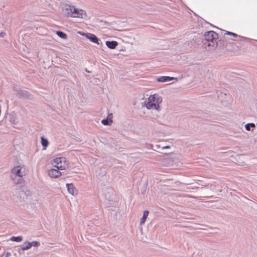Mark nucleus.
Returning a JSON list of instances; mask_svg holds the SVG:
<instances>
[{
  "label": "nucleus",
  "instance_id": "1",
  "mask_svg": "<svg viewBox=\"0 0 257 257\" xmlns=\"http://www.w3.org/2000/svg\"><path fill=\"white\" fill-rule=\"evenodd\" d=\"M218 34L214 31H208L204 34V47L208 51L214 50L217 46Z\"/></svg>",
  "mask_w": 257,
  "mask_h": 257
},
{
  "label": "nucleus",
  "instance_id": "2",
  "mask_svg": "<svg viewBox=\"0 0 257 257\" xmlns=\"http://www.w3.org/2000/svg\"><path fill=\"white\" fill-rule=\"evenodd\" d=\"M162 102V98L157 94L150 95L146 103L148 109L160 110V104Z\"/></svg>",
  "mask_w": 257,
  "mask_h": 257
},
{
  "label": "nucleus",
  "instance_id": "3",
  "mask_svg": "<svg viewBox=\"0 0 257 257\" xmlns=\"http://www.w3.org/2000/svg\"><path fill=\"white\" fill-rule=\"evenodd\" d=\"M52 165L59 170H65L68 166L67 161L64 157H57L53 159Z\"/></svg>",
  "mask_w": 257,
  "mask_h": 257
},
{
  "label": "nucleus",
  "instance_id": "4",
  "mask_svg": "<svg viewBox=\"0 0 257 257\" xmlns=\"http://www.w3.org/2000/svg\"><path fill=\"white\" fill-rule=\"evenodd\" d=\"M75 7L69 3L66 2L62 4V13L67 17H71Z\"/></svg>",
  "mask_w": 257,
  "mask_h": 257
},
{
  "label": "nucleus",
  "instance_id": "5",
  "mask_svg": "<svg viewBox=\"0 0 257 257\" xmlns=\"http://www.w3.org/2000/svg\"><path fill=\"white\" fill-rule=\"evenodd\" d=\"M75 7L69 3L66 2L62 4V13L67 17H71Z\"/></svg>",
  "mask_w": 257,
  "mask_h": 257
},
{
  "label": "nucleus",
  "instance_id": "6",
  "mask_svg": "<svg viewBox=\"0 0 257 257\" xmlns=\"http://www.w3.org/2000/svg\"><path fill=\"white\" fill-rule=\"evenodd\" d=\"M72 18L86 19L88 18V15L86 12L81 9L74 8Z\"/></svg>",
  "mask_w": 257,
  "mask_h": 257
},
{
  "label": "nucleus",
  "instance_id": "7",
  "mask_svg": "<svg viewBox=\"0 0 257 257\" xmlns=\"http://www.w3.org/2000/svg\"><path fill=\"white\" fill-rule=\"evenodd\" d=\"M12 172L18 177H23L26 174V168L24 165H20L15 167L12 169Z\"/></svg>",
  "mask_w": 257,
  "mask_h": 257
},
{
  "label": "nucleus",
  "instance_id": "8",
  "mask_svg": "<svg viewBox=\"0 0 257 257\" xmlns=\"http://www.w3.org/2000/svg\"><path fill=\"white\" fill-rule=\"evenodd\" d=\"M82 36H85L90 41L96 43L98 45L99 44V39L94 34L91 33H82L81 34Z\"/></svg>",
  "mask_w": 257,
  "mask_h": 257
},
{
  "label": "nucleus",
  "instance_id": "9",
  "mask_svg": "<svg viewBox=\"0 0 257 257\" xmlns=\"http://www.w3.org/2000/svg\"><path fill=\"white\" fill-rule=\"evenodd\" d=\"M48 176L52 178H56L60 176L62 174L58 169H51L48 171Z\"/></svg>",
  "mask_w": 257,
  "mask_h": 257
},
{
  "label": "nucleus",
  "instance_id": "10",
  "mask_svg": "<svg viewBox=\"0 0 257 257\" xmlns=\"http://www.w3.org/2000/svg\"><path fill=\"white\" fill-rule=\"evenodd\" d=\"M40 242H27L21 246L23 250H26L29 249L32 246H38L40 245Z\"/></svg>",
  "mask_w": 257,
  "mask_h": 257
},
{
  "label": "nucleus",
  "instance_id": "11",
  "mask_svg": "<svg viewBox=\"0 0 257 257\" xmlns=\"http://www.w3.org/2000/svg\"><path fill=\"white\" fill-rule=\"evenodd\" d=\"M174 79L177 80V78L170 76H160L156 79L157 81L160 82H167Z\"/></svg>",
  "mask_w": 257,
  "mask_h": 257
},
{
  "label": "nucleus",
  "instance_id": "12",
  "mask_svg": "<svg viewBox=\"0 0 257 257\" xmlns=\"http://www.w3.org/2000/svg\"><path fill=\"white\" fill-rule=\"evenodd\" d=\"M66 185L67 187V190L70 194L73 195L77 194V191L72 184H67Z\"/></svg>",
  "mask_w": 257,
  "mask_h": 257
},
{
  "label": "nucleus",
  "instance_id": "13",
  "mask_svg": "<svg viewBox=\"0 0 257 257\" xmlns=\"http://www.w3.org/2000/svg\"><path fill=\"white\" fill-rule=\"evenodd\" d=\"M106 45L110 49H114L116 46L118 45V43L116 41H106L105 42Z\"/></svg>",
  "mask_w": 257,
  "mask_h": 257
},
{
  "label": "nucleus",
  "instance_id": "14",
  "mask_svg": "<svg viewBox=\"0 0 257 257\" xmlns=\"http://www.w3.org/2000/svg\"><path fill=\"white\" fill-rule=\"evenodd\" d=\"M41 143L43 147V150H46L49 144L48 140L43 137H42L41 138Z\"/></svg>",
  "mask_w": 257,
  "mask_h": 257
},
{
  "label": "nucleus",
  "instance_id": "15",
  "mask_svg": "<svg viewBox=\"0 0 257 257\" xmlns=\"http://www.w3.org/2000/svg\"><path fill=\"white\" fill-rule=\"evenodd\" d=\"M149 212L148 210H145L144 211L143 216L141 218V220H140V224L141 225H142L145 223L147 218L148 217V216L149 215Z\"/></svg>",
  "mask_w": 257,
  "mask_h": 257
},
{
  "label": "nucleus",
  "instance_id": "16",
  "mask_svg": "<svg viewBox=\"0 0 257 257\" xmlns=\"http://www.w3.org/2000/svg\"><path fill=\"white\" fill-rule=\"evenodd\" d=\"M25 194L27 197H31L32 198L36 197V195L30 190H27L25 192Z\"/></svg>",
  "mask_w": 257,
  "mask_h": 257
},
{
  "label": "nucleus",
  "instance_id": "17",
  "mask_svg": "<svg viewBox=\"0 0 257 257\" xmlns=\"http://www.w3.org/2000/svg\"><path fill=\"white\" fill-rule=\"evenodd\" d=\"M57 35L60 38L62 39H66L67 38V35L65 33L61 32V31H57L56 32Z\"/></svg>",
  "mask_w": 257,
  "mask_h": 257
},
{
  "label": "nucleus",
  "instance_id": "18",
  "mask_svg": "<svg viewBox=\"0 0 257 257\" xmlns=\"http://www.w3.org/2000/svg\"><path fill=\"white\" fill-rule=\"evenodd\" d=\"M255 124L253 123H247L245 125V128L247 131H250V127L252 128H255Z\"/></svg>",
  "mask_w": 257,
  "mask_h": 257
},
{
  "label": "nucleus",
  "instance_id": "19",
  "mask_svg": "<svg viewBox=\"0 0 257 257\" xmlns=\"http://www.w3.org/2000/svg\"><path fill=\"white\" fill-rule=\"evenodd\" d=\"M23 239V238L21 236H17V237H12L10 238V241H22Z\"/></svg>",
  "mask_w": 257,
  "mask_h": 257
},
{
  "label": "nucleus",
  "instance_id": "20",
  "mask_svg": "<svg viewBox=\"0 0 257 257\" xmlns=\"http://www.w3.org/2000/svg\"><path fill=\"white\" fill-rule=\"evenodd\" d=\"M225 34L228 35L232 36L234 37H241L240 36L237 35L236 34L230 32H227Z\"/></svg>",
  "mask_w": 257,
  "mask_h": 257
},
{
  "label": "nucleus",
  "instance_id": "21",
  "mask_svg": "<svg viewBox=\"0 0 257 257\" xmlns=\"http://www.w3.org/2000/svg\"><path fill=\"white\" fill-rule=\"evenodd\" d=\"M101 123L104 125H108V120L107 119H103L101 121Z\"/></svg>",
  "mask_w": 257,
  "mask_h": 257
},
{
  "label": "nucleus",
  "instance_id": "22",
  "mask_svg": "<svg viewBox=\"0 0 257 257\" xmlns=\"http://www.w3.org/2000/svg\"><path fill=\"white\" fill-rule=\"evenodd\" d=\"M170 147L169 146H165V147H162V149L163 150H164V149H170Z\"/></svg>",
  "mask_w": 257,
  "mask_h": 257
}]
</instances>
